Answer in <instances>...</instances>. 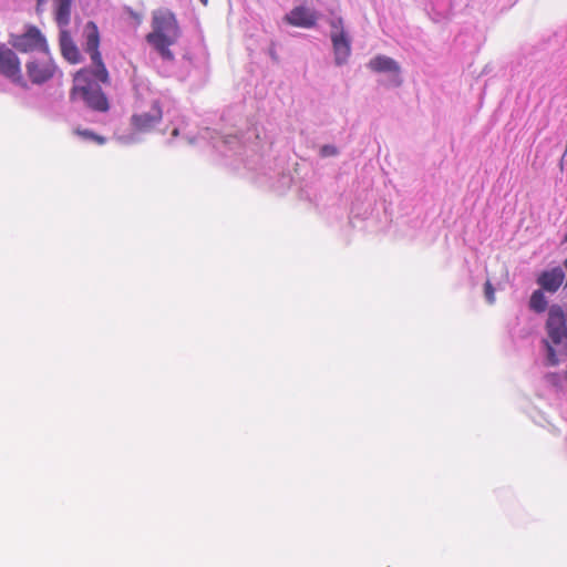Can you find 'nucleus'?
Returning a JSON list of instances; mask_svg holds the SVG:
<instances>
[{"label": "nucleus", "instance_id": "obj_1", "mask_svg": "<svg viewBox=\"0 0 567 567\" xmlns=\"http://www.w3.org/2000/svg\"><path fill=\"white\" fill-rule=\"evenodd\" d=\"M152 28V32L146 35V41L164 60L172 61L174 54L169 47L179 38V28L174 13L166 9L155 11Z\"/></svg>", "mask_w": 567, "mask_h": 567}, {"label": "nucleus", "instance_id": "obj_2", "mask_svg": "<svg viewBox=\"0 0 567 567\" xmlns=\"http://www.w3.org/2000/svg\"><path fill=\"white\" fill-rule=\"evenodd\" d=\"M87 73L86 70H81L75 74L71 97L73 100L81 99L89 107L105 112L109 110L107 99L99 84L87 80Z\"/></svg>", "mask_w": 567, "mask_h": 567}, {"label": "nucleus", "instance_id": "obj_3", "mask_svg": "<svg viewBox=\"0 0 567 567\" xmlns=\"http://www.w3.org/2000/svg\"><path fill=\"white\" fill-rule=\"evenodd\" d=\"M83 37L85 40L84 50L90 54L92 60V73L94 78L102 83H109V72L102 61V56L99 51L100 33L96 24L93 21H89L84 25Z\"/></svg>", "mask_w": 567, "mask_h": 567}, {"label": "nucleus", "instance_id": "obj_4", "mask_svg": "<svg viewBox=\"0 0 567 567\" xmlns=\"http://www.w3.org/2000/svg\"><path fill=\"white\" fill-rule=\"evenodd\" d=\"M330 39L332 42L334 63L340 66L348 62L351 54V39L343 28L341 18L330 20Z\"/></svg>", "mask_w": 567, "mask_h": 567}, {"label": "nucleus", "instance_id": "obj_5", "mask_svg": "<svg viewBox=\"0 0 567 567\" xmlns=\"http://www.w3.org/2000/svg\"><path fill=\"white\" fill-rule=\"evenodd\" d=\"M11 44L21 52L40 50L44 54L49 52L45 38L37 27H28L24 33L11 37Z\"/></svg>", "mask_w": 567, "mask_h": 567}, {"label": "nucleus", "instance_id": "obj_6", "mask_svg": "<svg viewBox=\"0 0 567 567\" xmlns=\"http://www.w3.org/2000/svg\"><path fill=\"white\" fill-rule=\"evenodd\" d=\"M25 70L33 84H43L54 76L58 68L47 53L43 58H32L27 62Z\"/></svg>", "mask_w": 567, "mask_h": 567}, {"label": "nucleus", "instance_id": "obj_7", "mask_svg": "<svg viewBox=\"0 0 567 567\" xmlns=\"http://www.w3.org/2000/svg\"><path fill=\"white\" fill-rule=\"evenodd\" d=\"M0 73L11 82L27 87L20 69V61L17 54L6 45H0Z\"/></svg>", "mask_w": 567, "mask_h": 567}, {"label": "nucleus", "instance_id": "obj_8", "mask_svg": "<svg viewBox=\"0 0 567 567\" xmlns=\"http://www.w3.org/2000/svg\"><path fill=\"white\" fill-rule=\"evenodd\" d=\"M368 68L375 73L389 74L390 85L394 87L402 85L401 66L394 59L379 54L369 61Z\"/></svg>", "mask_w": 567, "mask_h": 567}, {"label": "nucleus", "instance_id": "obj_9", "mask_svg": "<svg viewBox=\"0 0 567 567\" xmlns=\"http://www.w3.org/2000/svg\"><path fill=\"white\" fill-rule=\"evenodd\" d=\"M546 329L554 344H559L567 339L566 318L559 306H551L549 308Z\"/></svg>", "mask_w": 567, "mask_h": 567}, {"label": "nucleus", "instance_id": "obj_10", "mask_svg": "<svg viewBox=\"0 0 567 567\" xmlns=\"http://www.w3.org/2000/svg\"><path fill=\"white\" fill-rule=\"evenodd\" d=\"M318 18L319 14L316 10L307 8L305 6H298L285 16V20L289 24L299 28L315 27Z\"/></svg>", "mask_w": 567, "mask_h": 567}, {"label": "nucleus", "instance_id": "obj_11", "mask_svg": "<svg viewBox=\"0 0 567 567\" xmlns=\"http://www.w3.org/2000/svg\"><path fill=\"white\" fill-rule=\"evenodd\" d=\"M162 115L158 102L154 101L150 111L132 116V125L140 132H147L162 120Z\"/></svg>", "mask_w": 567, "mask_h": 567}, {"label": "nucleus", "instance_id": "obj_12", "mask_svg": "<svg viewBox=\"0 0 567 567\" xmlns=\"http://www.w3.org/2000/svg\"><path fill=\"white\" fill-rule=\"evenodd\" d=\"M565 272L560 267L544 271L537 279V284L548 292H556L561 286Z\"/></svg>", "mask_w": 567, "mask_h": 567}, {"label": "nucleus", "instance_id": "obj_13", "mask_svg": "<svg viewBox=\"0 0 567 567\" xmlns=\"http://www.w3.org/2000/svg\"><path fill=\"white\" fill-rule=\"evenodd\" d=\"M59 41L63 58L70 63H79L81 60V54L69 31L61 30Z\"/></svg>", "mask_w": 567, "mask_h": 567}, {"label": "nucleus", "instance_id": "obj_14", "mask_svg": "<svg viewBox=\"0 0 567 567\" xmlns=\"http://www.w3.org/2000/svg\"><path fill=\"white\" fill-rule=\"evenodd\" d=\"M55 20L60 27H66L71 19L72 0H53Z\"/></svg>", "mask_w": 567, "mask_h": 567}, {"label": "nucleus", "instance_id": "obj_15", "mask_svg": "<svg viewBox=\"0 0 567 567\" xmlns=\"http://www.w3.org/2000/svg\"><path fill=\"white\" fill-rule=\"evenodd\" d=\"M529 306L536 312L545 311L547 307V300L542 290H535L530 297Z\"/></svg>", "mask_w": 567, "mask_h": 567}, {"label": "nucleus", "instance_id": "obj_16", "mask_svg": "<svg viewBox=\"0 0 567 567\" xmlns=\"http://www.w3.org/2000/svg\"><path fill=\"white\" fill-rule=\"evenodd\" d=\"M544 347H545V350H546V355H545V362L547 365H557L559 363V360L557 358V354H556V351L555 349L553 348V346L548 342V340H543L542 341Z\"/></svg>", "mask_w": 567, "mask_h": 567}, {"label": "nucleus", "instance_id": "obj_17", "mask_svg": "<svg viewBox=\"0 0 567 567\" xmlns=\"http://www.w3.org/2000/svg\"><path fill=\"white\" fill-rule=\"evenodd\" d=\"M319 155L322 158L334 157V156L339 155V150L337 146H334L332 144H326L320 147Z\"/></svg>", "mask_w": 567, "mask_h": 567}, {"label": "nucleus", "instance_id": "obj_18", "mask_svg": "<svg viewBox=\"0 0 567 567\" xmlns=\"http://www.w3.org/2000/svg\"><path fill=\"white\" fill-rule=\"evenodd\" d=\"M76 134L84 138L92 140L99 144L105 143V138L103 136L96 135L95 133L89 130H76Z\"/></svg>", "mask_w": 567, "mask_h": 567}, {"label": "nucleus", "instance_id": "obj_19", "mask_svg": "<svg viewBox=\"0 0 567 567\" xmlns=\"http://www.w3.org/2000/svg\"><path fill=\"white\" fill-rule=\"evenodd\" d=\"M484 293L488 303H493L495 301L494 288L489 281L485 282Z\"/></svg>", "mask_w": 567, "mask_h": 567}, {"label": "nucleus", "instance_id": "obj_20", "mask_svg": "<svg viewBox=\"0 0 567 567\" xmlns=\"http://www.w3.org/2000/svg\"><path fill=\"white\" fill-rule=\"evenodd\" d=\"M172 135L173 136H177L178 135V128H174Z\"/></svg>", "mask_w": 567, "mask_h": 567}, {"label": "nucleus", "instance_id": "obj_21", "mask_svg": "<svg viewBox=\"0 0 567 567\" xmlns=\"http://www.w3.org/2000/svg\"><path fill=\"white\" fill-rule=\"evenodd\" d=\"M548 378H553V379H556L557 378V374H549Z\"/></svg>", "mask_w": 567, "mask_h": 567}, {"label": "nucleus", "instance_id": "obj_22", "mask_svg": "<svg viewBox=\"0 0 567 567\" xmlns=\"http://www.w3.org/2000/svg\"><path fill=\"white\" fill-rule=\"evenodd\" d=\"M43 1H44V0H38V3L40 4V3H42Z\"/></svg>", "mask_w": 567, "mask_h": 567}, {"label": "nucleus", "instance_id": "obj_23", "mask_svg": "<svg viewBox=\"0 0 567 567\" xmlns=\"http://www.w3.org/2000/svg\"><path fill=\"white\" fill-rule=\"evenodd\" d=\"M202 1L206 4L208 0H202Z\"/></svg>", "mask_w": 567, "mask_h": 567}, {"label": "nucleus", "instance_id": "obj_24", "mask_svg": "<svg viewBox=\"0 0 567 567\" xmlns=\"http://www.w3.org/2000/svg\"><path fill=\"white\" fill-rule=\"evenodd\" d=\"M566 240H567V234H566Z\"/></svg>", "mask_w": 567, "mask_h": 567}]
</instances>
